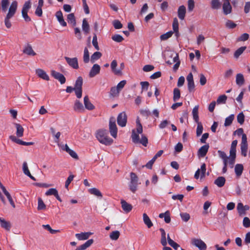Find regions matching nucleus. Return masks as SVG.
<instances>
[{"label": "nucleus", "mask_w": 250, "mask_h": 250, "mask_svg": "<svg viewBox=\"0 0 250 250\" xmlns=\"http://www.w3.org/2000/svg\"><path fill=\"white\" fill-rule=\"evenodd\" d=\"M31 8V1L30 0H28L26 1L22 8L21 12H28L29 9Z\"/></svg>", "instance_id": "obj_49"}, {"label": "nucleus", "mask_w": 250, "mask_h": 250, "mask_svg": "<svg viewBox=\"0 0 250 250\" xmlns=\"http://www.w3.org/2000/svg\"><path fill=\"white\" fill-rule=\"evenodd\" d=\"M138 185V178L136 174L133 172L130 173V181L129 184V188L133 193H135L137 190Z\"/></svg>", "instance_id": "obj_4"}, {"label": "nucleus", "mask_w": 250, "mask_h": 250, "mask_svg": "<svg viewBox=\"0 0 250 250\" xmlns=\"http://www.w3.org/2000/svg\"><path fill=\"white\" fill-rule=\"evenodd\" d=\"M84 107L89 110H92L95 108L94 105L91 103L88 96H84L83 98Z\"/></svg>", "instance_id": "obj_17"}, {"label": "nucleus", "mask_w": 250, "mask_h": 250, "mask_svg": "<svg viewBox=\"0 0 250 250\" xmlns=\"http://www.w3.org/2000/svg\"><path fill=\"white\" fill-rule=\"evenodd\" d=\"M101 70L100 66L98 64H94L92 68H91L89 73V77L90 78H93L97 75L100 73Z\"/></svg>", "instance_id": "obj_14"}, {"label": "nucleus", "mask_w": 250, "mask_h": 250, "mask_svg": "<svg viewBox=\"0 0 250 250\" xmlns=\"http://www.w3.org/2000/svg\"><path fill=\"white\" fill-rule=\"evenodd\" d=\"M142 133L143 126L139 118H138L136 120V128L132 130V141L135 144L140 143L146 146L148 143V140L147 137Z\"/></svg>", "instance_id": "obj_1"}, {"label": "nucleus", "mask_w": 250, "mask_h": 250, "mask_svg": "<svg viewBox=\"0 0 250 250\" xmlns=\"http://www.w3.org/2000/svg\"><path fill=\"white\" fill-rule=\"evenodd\" d=\"M120 91L116 87H112L110 90V95L113 97H115L118 95Z\"/></svg>", "instance_id": "obj_61"}, {"label": "nucleus", "mask_w": 250, "mask_h": 250, "mask_svg": "<svg viewBox=\"0 0 250 250\" xmlns=\"http://www.w3.org/2000/svg\"><path fill=\"white\" fill-rule=\"evenodd\" d=\"M223 10L224 14L228 15L231 12L232 7L229 1L225 0L223 4Z\"/></svg>", "instance_id": "obj_16"}, {"label": "nucleus", "mask_w": 250, "mask_h": 250, "mask_svg": "<svg viewBox=\"0 0 250 250\" xmlns=\"http://www.w3.org/2000/svg\"><path fill=\"white\" fill-rule=\"evenodd\" d=\"M58 192L56 188H52L46 191L45 194L46 196L54 195L55 196Z\"/></svg>", "instance_id": "obj_54"}, {"label": "nucleus", "mask_w": 250, "mask_h": 250, "mask_svg": "<svg viewBox=\"0 0 250 250\" xmlns=\"http://www.w3.org/2000/svg\"><path fill=\"white\" fill-rule=\"evenodd\" d=\"M180 91L178 88H175L173 90V100L176 101L180 97Z\"/></svg>", "instance_id": "obj_48"}, {"label": "nucleus", "mask_w": 250, "mask_h": 250, "mask_svg": "<svg viewBox=\"0 0 250 250\" xmlns=\"http://www.w3.org/2000/svg\"><path fill=\"white\" fill-rule=\"evenodd\" d=\"M82 27L83 32L85 35L89 33L90 31V26L86 19H83Z\"/></svg>", "instance_id": "obj_26"}, {"label": "nucleus", "mask_w": 250, "mask_h": 250, "mask_svg": "<svg viewBox=\"0 0 250 250\" xmlns=\"http://www.w3.org/2000/svg\"><path fill=\"white\" fill-rule=\"evenodd\" d=\"M246 49V46H242L239 48L234 53V56L236 58H238Z\"/></svg>", "instance_id": "obj_46"}, {"label": "nucleus", "mask_w": 250, "mask_h": 250, "mask_svg": "<svg viewBox=\"0 0 250 250\" xmlns=\"http://www.w3.org/2000/svg\"><path fill=\"white\" fill-rule=\"evenodd\" d=\"M188 82V88L189 92H192L194 90L195 85L192 73H189L187 77Z\"/></svg>", "instance_id": "obj_11"}, {"label": "nucleus", "mask_w": 250, "mask_h": 250, "mask_svg": "<svg viewBox=\"0 0 250 250\" xmlns=\"http://www.w3.org/2000/svg\"><path fill=\"white\" fill-rule=\"evenodd\" d=\"M16 128V135L18 137H21L23 135L24 129L19 124H15Z\"/></svg>", "instance_id": "obj_33"}, {"label": "nucleus", "mask_w": 250, "mask_h": 250, "mask_svg": "<svg viewBox=\"0 0 250 250\" xmlns=\"http://www.w3.org/2000/svg\"><path fill=\"white\" fill-rule=\"evenodd\" d=\"M233 119H234V115L233 114H231L230 115H229V116L227 117L225 119L224 125L225 126H228L230 125L231 124Z\"/></svg>", "instance_id": "obj_44"}, {"label": "nucleus", "mask_w": 250, "mask_h": 250, "mask_svg": "<svg viewBox=\"0 0 250 250\" xmlns=\"http://www.w3.org/2000/svg\"><path fill=\"white\" fill-rule=\"evenodd\" d=\"M120 236V232L118 230L112 231L109 235L110 238L113 240H116Z\"/></svg>", "instance_id": "obj_47"}, {"label": "nucleus", "mask_w": 250, "mask_h": 250, "mask_svg": "<svg viewBox=\"0 0 250 250\" xmlns=\"http://www.w3.org/2000/svg\"><path fill=\"white\" fill-rule=\"evenodd\" d=\"M51 75L56 79L58 80L61 84H63L66 81L65 78L61 73L58 72L55 70H52L51 72Z\"/></svg>", "instance_id": "obj_13"}, {"label": "nucleus", "mask_w": 250, "mask_h": 250, "mask_svg": "<svg viewBox=\"0 0 250 250\" xmlns=\"http://www.w3.org/2000/svg\"><path fill=\"white\" fill-rule=\"evenodd\" d=\"M173 32H175L176 37L179 36V22L177 18H174L172 23Z\"/></svg>", "instance_id": "obj_35"}, {"label": "nucleus", "mask_w": 250, "mask_h": 250, "mask_svg": "<svg viewBox=\"0 0 250 250\" xmlns=\"http://www.w3.org/2000/svg\"><path fill=\"white\" fill-rule=\"evenodd\" d=\"M143 220L144 223L148 228L149 229L153 226L152 222H151L148 216L146 213H144L143 214Z\"/></svg>", "instance_id": "obj_25"}, {"label": "nucleus", "mask_w": 250, "mask_h": 250, "mask_svg": "<svg viewBox=\"0 0 250 250\" xmlns=\"http://www.w3.org/2000/svg\"><path fill=\"white\" fill-rule=\"evenodd\" d=\"M89 192L93 194L98 197H100V198H102L103 197V195L101 191L96 188H92L88 189Z\"/></svg>", "instance_id": "obj_36"}, {"label": "nucleus", "mask_w": 250, "mask_h": 250, "mask_svg": "<svg viewBox=\"0 0 250 250\" xmlns=\"http://www.w3.org/2000/svg\"><path fill=\"white\" fill-rule=\"evenodd\" d=\"M211 7L213 9H218L221 7V3L220 0H211Z\"/></svg>", "instance_id": "obj_39"}, {"label": "nucleus", "mask_w": 250, "mask_h": 250, "mask_svg": "<svg viewBox=\"0 0 250 250\" xmlns=\"http://www.w3.org/2000/svg\"><path fill=\"white\" fill-rule=\"evenodd\" d=\"M55 16L58 21L62 26L64 27L66 26V22L64 21L63 19L62 13L61 11H57L56 13Z\"/></svg>", "instance_id": "obj_18"}, {"label": "nucleus", "mask_w": 250, "mask_h": 250, "mask_svg": "<svg viewBox=\"0 0 250 250\" xmlns=\"http://www.w3.org/2000/svg\"><path fill=\"white\" fill-rule=\"evenodd\" d=\"M73 109L77 112H83L84 110L83 104L79 100H76L75 101Z\"/></svg>", "instance_id": "obj_19"}, {"label": "nucleus", "mask_w": 250, "mask_h": 250, "mask_svg": "<svg viewBox=\"0 0 250 250\" xmlns=\"http://www.w3.org/2000/svg\"><path fill=\"white\" fill-rule=\"evenodd\" d=\"M117 121L118 125L121 127H124L126 125L127 115L125 112H122L118 115Z\"/></svg>", "instance_id": "obj_8"}, {"label": "nucleus", "mask_w": 250, "mask_h": 250, "mask_svg": "<svg viewBox=\"0 0 250 250\" xmlns=\"http://www.w3.org/2000/svg\"><path fill=\"white\" fill-rule=\"evenodd\" d=\"M197 124V127L196 129V134L197 136H199L201 135L203 132V126L201 122H198L196 123Z\"/></svg>", "instance_id": "obj_50"}, {"label": "nucleus", "mask_w": 250, "mask_h": 250, "mask_svg": "<svg viewBox=\"0 0 250 250\" xmlns=\"http://www.w3.org/2000/svg\"><path fill=\"white\" fill-rule=\"evenodd\" d=\"M226 182V179L223 176L218 177L215 181L214 184L218 187L221 188L223 187Z\"/></svg>", "instance_id": "obj_28"}, {"label": "nucleus", "mask_w": 250, "mask_h": 250, "mask_svg": "<svg viewBox=\"0 0 250 250\" xmlns=\"http://www.w3.org/2000/svg\"><path fill=\"white\" fill-rule=\"evenodd\" d=\"M245 82L244 76L241 73L237 74L236 76V83L239 86H242Z\"/></svg>", "instance_id": "obj_30"}, {"label": "nucleus", "mask_w": 250, "mask_h": 250, "mask_svg": "<svg viewBox=\"0 0 250 250\" xmlns=\"http://www.w3.org/2000/svg\"><path fill=\"white\" fill-rule=\"evenodd\" d=\"M209 148L208 145H205L200 148L198 150V155L202 157H204L208 152Z\"/></svg>", "instance_id": "obj_27"}, {"label": "nucleus", "mask_w": 250, "mask_h": 250, "mask_svg": "<svg viewBox=\"0 0 250 250\" xmlns=\"http://www.w3.org/2000/svg\"><path fill=\"white\" fill-rule=\"evenodd\" d=\"M93 243V240L91 239L87 240L83 244L77 248L76 250H84L90 247Z\"/></svg>", "instance_id": "obj_29"}, {"label": "nucleus", "mask_w": 250, "mask_h": 250, "mask_svg": "<svg viewBox=\"0 0 250 250\" xmlns=\"http://www.w3.org/2000/svg\"><path fill=\"white\" fill-rule=\"evenodd\" d=\"M1 3L2 11L4 12H5L7 10L8 6L9 5V0H1Z\"/></svg>", "instance_id": "obj_45"}, {"label": "nucleus", "mask_w": 250, "mask_h": 250, "mask_svg": "<svg viewBox=\"0 0 250 250\" xmlns=\"http://www.w3.org/2000/svg\"><path fill=\"white\" fill-rule=\"evenodd\" d=\"M9 138L12 141H13L18 144L22 145L23 141L19 139H18L16 136H15L14 135H11L9 137Z\"/></svg>", "instance_id": "obj_58"}, {"label": "nucleus", "mask_w": 250, "mask_h": 250, "mask_svg": "<svg viewBox=\"0 0 250 250\" xmlns=\"http://www.w3.org/2000/svg\"><path fill=\"white\" fill-rule=\"evenodd\" d=\"M243 169L244 167L242 164H236L234 167V171L236 176L238 177L242 175Z\"/></svg>", "instance_id": "obj_31"}, {"label": "nucleus", "mask_w": 250, "mask_h": 250, "mask_svg": "<svg viewBox=\"0 0 250 250\" xmlns=\"http://www.w3.org/2000/svg\"><path fill=\"white\" fill-rule=\"evenodd\" d=\"M195 6V2L194 0H188V8L189 12L193 11Z\"/></svg>", "instance_id": "obj_52"}, {"label": "nucleus", "mask_w": 250, "mask_h": 250, "mask_svg": "<svg viewBox=\"0 0 250 250\" xmlns=\"http://www.w3.org/2000/svg\"><path fill=\"white\" fill-rule=\"evenodd\" d=\"M227 99V97L225 95H221L218 98L217 103L218 104H225L226 103Z\"/></svg>", "instance_id": "obj_56"}, {"label": "nucleus", "mask_w": 250, "mask_h": 250, "mask_svg": "<svg viewBox=\"0 0 250 250\" xmlns=\"http://www.w3.org/2000/svg\"><path fill=\"white\" fill-rule=\"evenodd\" d=\"M113 25L114 28L116 29H121L123 27L122 24L118 20L114 21L113 22Z\"/></svg>", "instance_id": "obj_64"}, {"label": "nucleus", "mask_w": 250, "mask_h": 250, "mask_svg": "<svg viewBox=\"0 0 250 250\" xmlns=\"http://www.w3.org/2000/svg\"><path fill=\"white\" fill-rule=\"evenodd\" d=\"M64 59L68 65L72 68L74 69H78L79 68L78 59L77 58L65 57Z\"/></svg>", "instance_id": "obj_9"}, {"label": "nucleus", "mask_w": 250, "mask_h": 250, "mask_svg": "<svg viewBox=\"0 0 250 250\" xmlns=\"http://www.w3.org/2000/svg\"><path fill=\"white\" fill-rule=\"evenodd\" d=\"M67 20L68 22L71 24L73 26H75L76 25V21L73 13H71L67 15Z\"/></svg>", "instance_id": "obj_38"}, {"label": "nucleus", "mask_w": 250, "mask_h": 250, "mask_svg": "<svg viewBox=\"0 0 250 250\" xmlns=\"http://www.w3.org/2000/svg\"><path fill=\"white\" fill-rule=\"evenodd\" d=\"M198 109L199 105H197L194 106L192 111V115L193 119L196 123H198L199 121V116H198Z\"/></svg>", "instance_id": "obj_32"}, {"label": "nucleus", "mask_w": 250, "mask_h": 250, "mask_svg": "<svg viewBox=\"0 0 250 250\" xmlns=\"http://www.w3.org/2000/svg\"><path fill=\"white\" fill-rule=\"evenodd\" d=\"M191 244L197 248L199 250H206L207 248L206 243L201 239L192 238Z\"/></svg>", "instance_id": "obj_5"}, {"label": "nucleus", "mask_w": 250, "mask_h": 250, "mask_svg": "<svg viewBox=\"0 0 250 250\" xmlns=\"http://www.w3.org/2000/svg\"><path fill=\"white\" fill-rule=\"evenodd\" d=\"M160 218H164V220L166 223H169L170 222L171 219L170 217L169 212L167 211L165 213H160L159 215Z\"/></svg>", "instance_id": "obj_37"}, {"label": "nucleus", "mask_w": 250, "mask_h": 250, "mask_svg": "<svg viewBox=\"0 0 250 250\" xmlns=\"http://www.w3.org/2000/svg\"><path fill=\"white\" fill-rule=\"evenodd\" d=\"M91 234L92 233L89 232H82L76 233L75 236L79 240H85L87 239Z\"/></svg>", "instance_id": "obj_22"}, {"label": "nucleus", "mask_w": 250, "mask_h": 250, "mask_svg": "<svg viewBox=\"0 0 250 250\" xmlns=\"http://www.w3.org/2000/svg\"><path fill=\"white\" fill-rule=\"evenodd\" d=\"M83 60L84 63H88L89 61V51L86 47L84 49Z\"/></svg>", "instance_id": "obj_43"}, {"label": "nucleus", "mask_w": 250, "mask_h": 250, "mask_svg": "<svg viewBox=\"0 0 250 250\" xmlns=\"http://www.w3.org/2000/svg\"><path fill=\"white\" fill-rule=\"evenodd\" d=\"M83 83V78L81 77H79L75 82L74 89H82Z\"/></svg>", "instance_id": "obj_41"}, {"label": "nucleus", "mask_w": 250, "mask_h": 250, "mask_svg": "<svg viewBox=\"0 0 250 250\" xmlns=\"http://www.w3.org/2000/svg\"><path fill=\"white\" fill-rule=\"evenodd\" d=\"M248 146V145L247 135H243V137L242 138V141L240 144V148L241 154L244 157H246L247 156Z\"/></svg>", "instance_id": "obj_7"}, {"label": "nucleus", "mask_w": 250, "mask_h": 250, "mask_svg": "<svg viewBox=\"0 0 250 250\" xmlns=\"http://www.w3.org/2000/svg\"><path fill=\"white\" fill-rule=\"evenodd\" d=\"M250 207L248 205L244 206L243 204L240 202L237 206V209L238 212L240 216L244 215L246 214V211L249 210Z\"/></svg>", "instance_id": "obj_12"}, {"label": "nucleus", "mask_w": 250, "mask_h": 250, "mask_svg": "<svg viewBox=\"0 0 250 250\" xmlns=\"http://www.w3.org/2000/svg\"><path fill=\"white\" fill-rule=\"evenodd\" d=\"M110 66L111 70L115 75H121L122 74L121 69H116V68L117 66V62L116 60L112 61V62L111 63Z\"/></svg>", "instance_id": "obj_21"}, {"label": "nucleus", "mask_w": 250, "mask_h": 250, "mask_svg": "<svg viewBox=\"0 0 250 250\" xmlns=\"http://www.w3.org/2000/svg\"><path fill=\"white\" fill-rule=\"evenodd\" d=\"M237 122L240 124L242 125L245 120V116L243 112L239 113L237 116Z\"/></svg>", "instance_id": "obj_53"}, {"label": "nucleus", "mask_w": 250, "mask_h": 250, "mask_svg": "<svg viewBox=\"0 0 250 250\" xmlns=\"http://www.w3.org/2000/svg\"><path fill=\"white\" fill-rule=\"evenodd\" d=\"M0 226L6 230H10L11 225L9 222L6 221L4 219L0 217Z\"/></svg>", "instance_id": "obj_23"}, {"label": "nucleus", "mask_w": 250, "mask_h": 250, "mask_svg": "<svg viewBox=\"0 0 250 250\" xmlns=\"http://www.w3.org/2000/svg\"><path fill=\"white\" fill-rule=\"evenodd\" d=\"M173 32L172 31H169V32H167L165 34H164L161 35V36H160L161 40L162 41H165V40L168 39V38H169L170 37H171V36L173 34Z\"/></svg>", "instance_id": "obj_51"}, {"label": "nucleus", "mask_w": 250, "mask_h": 250, "mask_svg": "<svg viewBox=\"0 0 250 250\" xmlns=\"http://www.w3.org/2000/svg\"><path fill=\"white\" fill-rule=\"evenodd\" d=\"M180 216L183 221L185 222H188L190 219V215L188 213H181Z\"/></svg>", "instance_id": "obj_62"}, {"label": "nucleus", "mask_w": 250, "mask_h": 250, "mask_svg": "<svg viewBox=\"0 0 250 250\" xmlns=\"http://www.w3.org/2000/svg\"><path fill=\"white\" fill-rule=\"evenodd\" d=\"M92 44L96 50H99L100 49L98 45L97 35L96 34H94L93 36L92 39Z\"/></svg>", "instance_id": "obj_60"}, {"label": "nucleus", "mask_w": 250, "mask_h": 250, "mask_svg": "<svg viewBox=\"0 0 250 250\" xmlns=\"http://www.w3.org/2000/svg\"><path fill=\"white\" fill-rule=\"evenodd\" d=\"M36 74L40 78L45 80L49 81V77L46 72L42 69L38 68L36 70Z\"/></svg>", "instance_id": "obj_15"}, {"label": "nucleus", "mask_w": 250, "mask_h": 250, "mask_svg": "<svg viewBox=\"0 0 250 250\" xmlns=\"http://www.w3.org/2000/svg\"><path fill=\"white\" fill-rule=\"evenodd\" d=\"M23 52L28 55L30 56H35L36 54L33 50L31 46L30 45H27L24 47L23 50Z\"/></svg>", "instance_id": "obj_34"}, {"label": "nucleus", "mask_w": 250, "mask_h": 250, "mask_svg": "<svg viewBox=\"0 0 250 250\" xmlns=\"http://www.w3.org/2000/svg\"><path fill=\"white\" fill-rule=\"evenodd\" d=\"M18 8V2L13 1L11 3L8 12L4 18V23L6 27L9 28L11 26L10 19L13 17L16 13Z\"/></svg>", "instance_id": "obj_2"}, {"label": "nucleus", "mask_w": 250, "mask_h": 250, "mask_svg": "<svg viewBox=\"0 0 250 250\" xmlns=\"http://www.w3.org/2000/svg\"><path fill=\"white\" fill-rule=\"evenodd\" d=\"M102 56V54L100 52H95L91 56V62L94 63L96 61L99 59Z\"/></svg>", "instance_id": "obj_42"}, {"label": "nucleus", "mask_w": 250, "mask_h": 250, "mask_svg": "<svg viewBox=\"0 0 250 250\" xmlns=\"http://www.w3.org/2000/svg\"><path fill=\"white\" fill-rule=\"evenodd\" d=\"M46 206L41 198H39L38 203V209L42 210L45 209Z\"/></svg>", "instance_id": "obj_59"}, {"label": "nucleus", "mask_w": 250, "mask_h": 250, "mask_svg": "<svg viewBox=\"0 0 250 250\" xmlns=\"http://www.w3.org/2000/svg\"><path fill=\"white\" fill-rule=\"evenodd\" d=\"M167 242L168 244L172 247L174 249L177 250L178 248L180 247L179 244L175 242L173 240H172L169 237V234H167Z\"/></svg>", "instance_id": "obj_40"}, {"label": "nucleus", "mask_w": 250, "mask_h": 250, "mask_svg": "<svg viewBox=\"0 0 250 250\" xmlns=\"http://www.w3.org/2000/svg\"><path fill=\"white\" fill-rule=\"evenodd\" d=\"M206 171V165L205 163L203 164L201 166V169H198L195 173L194 178L196 179H199L200 176L201 179L205 176V172Z\"/></svg>", "instance_id": "obj_10"}, {"label": "nucleus", "mask_w": 250, "mask_h": 250, "mask_svg": "<svg viewBox=\"0 0 250 250\" xmlns=\"http://www.w3.org/2000/svg\"><path fill=\"white\" fill-rule=\"evenodd\" d=\"M96 137L99 142L106 146L111 145L113 140L109 137L108 132L106 130L101 129L97 131Z\"/></svg>", "instance_id": "obj_3"}, {"label": "nucleus", "mask_w": 250, "mask_h": 250, "mask_svg": "<svg viewBox=\"0 0 250 250\" xmlns=\"http://www.w3.org/2000/svg\"><path fill=\"white\" fill-rule=\"evenodd\" d=\"M112 39L117 42H121L124 40L123 37L119 34H116L113 36L112 37Z\"/></svg>", "instance_id": "obj_57"}, {"label": "nucleus", "mask_w": 250, "mask_h": 250, "mask_svg": "<svg viewBox=\"0 0 250 250\" xmlns=\"http://www.w3.org/2000/svg\"><path fill=\"white\" fill-rule=\"evenodd\" d=\"M243 225L244 227L247 228L250 227V220L247 217H245L243 220Z\"/></svg>", "instance_id": "obj_63"}, {"label": "nucleus", "mask_w": 250, "mask_h": 250, "mask_svg": "<svg viewBox=\"0 0 250 250\" xmlns=\"http://www.w3.org/2000/svg\"><path fill=\"white\" fill-rule=\"evenodd\" d=\"M109 126L111 135L115 138H116L117 134V128L115 118H110Z\"/></svg>", "instance_id": "obj_6"}, {"label": "nucleus", "mask_w": 250, "mask_h": 250, "mask_svg": "<svg viewBox=\"0 0 250 250\" xmlns=\"http://www.w3.org/2000/svg\"><path fill=\"white\" fill-rule=\"evenodd\" d=\"M121 203L122 205V208L125 212L128 213L132 210V205L128 204L125 200H122Z\"/></svg>", "instance_id": "obj_24"}, {"label": "nucleus", "mask_w": 250, "mask_h": 250, "mask_svg": "<svg viewBox=\"0 0 250 250\" xmlns=\"http://www.w3.org/2000/svg\"><path fill=\"white\" fill-rule=\"evenodd\" d=\"M226 26L229 29H233L236 26V24L231 20H227L226 22Z\"/></svg>", "instance_id": "obj_55"}, {"label": "nucleus", "mask_w": 250, "mask_h": 250, "mask_svg": "<svg viewBox=\"0 0 250 250\" xmlns=\"http://www.w3.org/2000/svg\"><path fill=\"white\" fill-rule=\"evenodd\" d=\"M178 16L181 20H183L185 19L186 9L184 5H181L179 7L178 9Z\"/></svg>", "instance_id": "obj_20"}]
</instances>
